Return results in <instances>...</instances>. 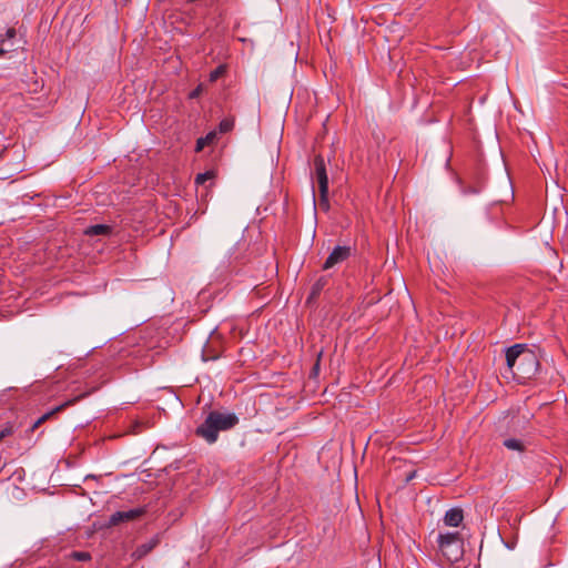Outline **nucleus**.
I'll list each match as a JSON object with an SVG mask.
<instances>
[{
  "mask_svg": "<svg viewBox=\"0 0 568 568\" xmlns=\"http://www.w3.org/2000/svg\"><path fill=\"white\" fill-rule=\"evenodd\" d=\"M146 513L144 507H139L130 510L115 511L110 516L109 524L116 526L124 521H133L142 517Z\"/></svg>",
  "mask_w": 568,
  "mask_h": 568,
  "instance_id": "5",
  "label": "nucleus"
},
{
  "mask_svg": "<svg viewBox=\"0 0 568 568\" xmlns=\"http://www.w3.org/2000/svg\"><path fill=\"white\" fill-rule=\"evenodd\" d=\"M74 557L79 560H88L90 555L88 552H75Z\"/></svg>",
  "mask_w": 568,
  "mask_h": 568,
  "instance_id": "19",
  "label": "nucleus"
},
{
  "mask_svg": "<svg viewBox=\"0 0 568 568\" xmlns=\"http://www.w3.org/2000/svg\"><path fill=\"white\" fill-rule=\"evenodd\" d=\"M216 139V132L215 131H212L210 133H207L205 136L203 138H200L197 141H196V148L195 150L197 152L202 151L204 149L205 145H210L214 142V140Z\"/></svg>",
  "mask_w": 568,
  "mask_h": 568,
  "instance_id": "11",
  "label": "nucleus"
},
{
  "mask_svg": "<svg viewBox=\"0 0 568 568\" xmlns=\"http://www.w3.org/2000/svg\"><path fill=\"white\" fill-rule=\"evenodd\" d=\"M6 36H7L9 39L14 38V36H16V30H14V29H12V28H11V29H8V31H7Z\"/></svg>",
  "mask_w": 568,
  "mask_h": 568,
  "instance_id": "20",
  "label": "nucleus"
},
{
  "mask_svg": "<svg viewBox=\"0 0 568 568\" xmlns=\"http://www.w3.org/2000/svg\"><path fill=\"white\" fill-rule=\"evenodd\" d=\"M239 418L233 413L211 412L205 420L196 428V435L209 444L217 440L219 432H224L237 425Z\"/></svg>",
  "mask_w": 568,
  "mask_h": 568,
  "instance_id": "2",
  "label": "nucleus"
},
{
  "mask_svg": "<svg viewBox=\"0 0 568 568\" xmlns=\"http://www.w3.org/2000/svg\"><path fill=\"white\" fill-rule=\"evenodd\" d=\"M203 92V85L202 84H199L194 90H192L190 93H189V98L190 99H196L199 98Z\"/></svg>",
  "mask_w": 568,
  "mask_h": 568,
  "instance_id": "17",
  "label": "nucleus"
},
{
  "mask_svg": "<svg viewBox=\"0 0 568 568\" xmlns=\"http://www.w3.org/2000/svg\"><path fill=\"white\" fill-rule=\"evenodd\" d=\"M158 545L156 539H152L145 544L140 545L132 554L135 559H141L146 556Z\"/></svg>",
  "mask_w": 568,
  "mask_h": 568,
  "instance_id": "10",
  "label": "nucleus"
},
{
  "mask_svg": "<svg viewBox=\"0 0 568 568\" xmlns=\"http://www.w3.org/2000/svg\"><path fill=\"white\" fill-rule=\"evenodd\" d=\"M323 286H324V283H323L321 280H320V281H317V282L313 285V287H312L311 296H312V297H314V296L318 295V294H320V292L322 291Z\"/></svg>",
  "mask_w": 568,
  "mask_h": 568,
  "instance_id": "16",
  "label": "nucleus"
},
{
  "mask_svg": "<svg viewBox=\"0 0 568 568\" xmlns=\"http://www.w3.org/2000/svg\"><path fill=\"white\" fill-rule=\"evenodd\" d=\"M504 446L510 450L524 452V443L516 438H508L504 440Z\"/></svg>",
  "mask_w": 568,
  "mask_h": 568,
  "instance_id": "12",
  "label": "nucleus"
},
{
  "mask_svg": "<svg viewBox=\"0 0 568 568\" xmlns=\"http://www.w3.org/2000/svg\"><path fill=\"white\" fill-rule=\"evenodd\" d=\"M506 362L513 376L519 383H525L534 377L539 367L535 352L524 344H515L509 347L506 352Z\"/></svg>",
  "mask_w": 568,
  "mask_h": 568,
  "instance_id": "1",
  "label": "nucleus"
},
{
  "mask_svg": "<svg viewBox=\"0 0 568 568\" xmlns=\"http://www.w3.org/2000/svg\"><path fill=\"white\" fill-rule=\"evenodd\" d=\"M7 51H8V50H6L4 48H2V47L0 45V55L4 54Z\"/></svg>",
  "mask_w": 568,
  "mask_h": 568,
  "instance_id": "21",
  "label": "nucleus"
},
{
  "mask_svg": "<svg viewBox=\"0 0 568 568\" xmlns=\"http://www.w3.org/2000/svg\"><path fill=\"white\" fill-rule=\"evenodd\" d=\"M214 176H215V174H214L213 171H206L204 173H200L195 178V183L196 184H204L206 181L213 180Z\"/></svg>",
  "mask_w": 568,
  "mask_h": 568,
  "instance_id": "14",
  "label": "nucleus"
},
{
  "mask_svg": "<svg viewBox=\"0 0 568 568\" xmlns=\"http://www.w3.org/2000/svg\"><path fill=\"white\" fill-rule=\"evenodd\" d=\"M351 255V248L348 246H336L326 258L323 268L329 270L336 264H339L347 260Z\"/></svg>",
  "mask_w": 568,
  "mask_h": 568,
  "instance_id": "6",
  "label": "nucleus"
},
{
  "mask_svg": "<svg viewBox=\"0 0 568 568\" xmlns=\"http://www.w3.org/2000/svg\"><path fill=\"white\" fill-rule=\"evenodd\" d=\"M314 169H315V181L318 185V202L317 205L324 212L329 210V201H328V178L326 172V165L323 156L317 155L314 160ZM313 201L316 205L315 192L313 191Z\"/></svg>",
  "mask_w": 568,
  "mask_h": 568,
  "instance_id": "4",
  "label": "nucleus"
},
{
  "mask_svg": "<svg viewBox=\"0 0 568 568\" xmlns=\"http://www.w3.org/2000/svg\"><path fill=\"white\" fill-rule=\"evenodd\" d=\"M234 128V119L226 118L223 119L219 124L220 133H227Z\"/></svg>",
  "mask_w": 568,
  "mask_h": 568,
  "instance_id": "13",
  "label": "nucleus"
},
{
  "mask_svg": "<svg viewBox=\"0 0 568 568\" xmlns=\"http://www.w3.org/2000/svg\"><path fill=\"white\" fill-rule=\"evenodd\" d=\"M84 397V395H80L73 399H70V400H67L64 402L63 404L57 406L55 408H53L52 410L43 414L41 417H39L34 424L32 425L31 427V430H34L36 428H38L40 425H42L44 422H47L49 418H51L53 415H55L57 413L59 412H62L64 408L73 405L75 402H78L80 398Z\"/></svg>",
  "mask_w": 568,
  "mask_h": 568,
  "instance_id": "7",
  "label": "nucleus"
},
{
  "mask_svg": "<svg viewBox=\"0 0 568 568\" xmlns=\"http://www.w3.org/2000/svg\"><path fill=\"white\" fill-rule=\"evenodd\" d=\"M438 551L448 564L459 561L464 556V541L459 532H445L437 536Z\"/></svg>",
  "mask_w": 568,
  "mask_h": 568,
  "instance_id": "3",
  "label": "nucleus"
},
{
  "mask_svg": "<svg viewBox=\"0 0 568 568\" xmlns=\"http://www.w3.org/2000/svg\"><path fill=\"white\" fill-rule=\"evenodd\" d=\"M111 233L112 227L106 224H95L84 230V234L88 236H109Z\"/></svg>",
  "mask_w": 568,
  "mask_h": 568,
  "instance_id": "9",
  "label": "nucleus"
},
{
  "mask_svg": "<svg viewBox=\"0 0 568 568\" xmlns=\"http://www.w3.org/2000/svg\"><path fill=\"white\" fill-rule=\"evenodd\" d=\"M11 433H12V428H11L10 426H6V427H3L2 429H0V442H1L4 437H7V436L11 435Z\"/></svg>",
  "mask_w": 568,
  "mask_h": 568,
  "instance_id": "18",
  "label": "nucleus"
},
{
  "mask_svg": "<svg viewBox=\"0 0 568 568\" xmlns=\"http://www.w3.org/2000/svg\"><path fill=\"white\" fill-rule=\"evenodd\" d=\"M226 69L224 65H219L210 73V81L215 82L217 79H220L224 73Z\"/></svg>",
  "mask_w": 568,
  "mask_h": 568,
  "instance_id": "15",
  "label": "nucleus"
},
{
  "mask_svg": "<svg viewBox=\"0 0 568 568\" xmlns=\"http://www.w3.org/2000/svg\"><path fill=\"white\" fill-rule=\"evenodd\" d=\"M464 519L463 510L459 508H452L446 511L444 516V524L449 527H458Z\"/></svg>",
  "mask_w": 568,
  "mask_h": 568,
  "instance_id": "8",
  "label": "nucleus"
}]
</instances>
